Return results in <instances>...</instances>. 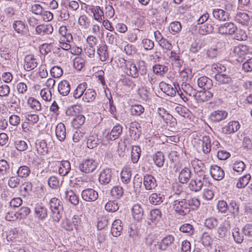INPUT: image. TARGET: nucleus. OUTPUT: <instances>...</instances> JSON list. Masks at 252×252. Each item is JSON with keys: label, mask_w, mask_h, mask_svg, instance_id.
<instances>
[{"label": "nucleus", "mask_w": 252, "mask_h": 252, "mask_svg": "<svg viewBox=\"0 0 252 252\" xmlns=\"http://www.w3.org/2000/svg\"><path fill=\"white\" fill-rule=\"evenodd\" d=\"M122 224V221L120 220H116L113 222L111 233L113 236L118 237L121 235L123 230Z\"/></svg>", "instance_id": "21"}, {"label": "nucleus", "mask_w": 252, "mask_h": 252, "mask_svg": "<svg viewBox=\"0 0 252 252\" xmlns=\"http://www.w3.org/2000/svg\"><path fill=\"white\" fill-rule=\"evenodd\" d=\"M121 179L124 184H128L131 181V172L130 168L124 167L121 172Z\"/></svg>", "instance_id": "32"}, {"label": "nucleus", "mask_w": 252, "mask_h": 252, "mask_svg": "<svg viewBox=\"0 0 252 252\" xmlns=\"http://www.w3.org/2000/svg\"><path fill=\"white\" fill-rule=\"evenodd\" d=\"M251 179L250 174H246L242 177L240 178L237 184V187L238 188H242L248 185Z\"/></svg>", "instance_id": "54"}, {"label": "nucleus", "mask_w": 252, "mask_h": 252, "mask_svg": "<svg viewBox=\"0 0 252 252\" xmlns=\"http://www.w3.org/2000/svg\"><path fill=\"white\" fill-rule=\"evenodd\" d=\"M123 131L122 126L117 124L115 126L110 132H108L105 135L107 140H115L118 138Z\"/></svg>", "instance_id": "11"}, {"label": "nucleus", "mask_w": 252, "mask_h": 252, "mask_svg": "<svg viewBox=\"0 0 252 252\" xmlns=\"http://www.w3.org/2000/svg\"><path fill=\"white\" fill-rule=\"evenodd\" d=\"M180 76L184 83L189 82L193 76L191 69L189 68L183 69L180 71Z\"/></svg>", "instance_id": "42"}, {"label": "nucleus", "mask_w": 252, "mask_h": 252, "mask_svg": "<svg viewBox=\"0 0 252 252\" xmlns=\"http://www.w3.org/2000/svg\"><path fill=\"white\" fill-rule=\"evenodd\" d=\"M71 170L70 162L67 160L62 161L60 163L59 173L62 176H66Z\"/></svg>", "instance_id": "29"}, {"label": "nucleus", "mask_w": 252, "mask_h": 252, "mask_svg": "<svg viewBox=\"0 0 252 252\" xmlns=\"http://www.w3.org/2000/svg\"><path fill=\"white\" fill-rule=\"evenodd\" d=\"M105 209L109 212H115L119 209V206L115 201H109L105 204Z\"/></svg>", "instance_id": "61"}, {"label": "nucleus", "mask_w": 252, "mask_h": 252, "mask_svg": "<svg viewBox=\"0 0 252 252\" xmlns=\"http://www.w3.org/2000/svg\"><path fill=\"white\" fill-rule=\"evenodd\" d=\"M240 127V125L238 121H232L223 128L225 133H231L237 131Z\"/></svg>", "instance_id": "34"}, {"label": "nucleus", "mask_w": 252, "mask_h": 252, "mask_svg": "<svg viewBox=\"0 0 252 252\" xmlns=\"http://www.w3.org/2000/svg\"><path fill=\"white\" fill-rule=\"evenodd\" d=\"M210 172L212 178L217 181L222 180L224 177V171L217 165H213L211 166Z\"/></svg>", "instance_id": "9"}, {"label": "nucleus", "mask_w": 252, "mask_h": 252, "mask_svg": "<svg viewBox=\"0 0 252 252\" xmlns=\"http://www.w3.org/2000/svg\"><path fill=\"white\" fill-rule=\"evenodd\" d=\"M49 205L53 220L58 222L61 219L63 212L62 202L58 198H52L49 201Z\"/></svg>", "instance_id": "1"}, {"label": "nucleus", "mask_w": 252, "mask_h": 252, "mask_svg": "<svg viewBox=\"0 0 252 252\" xmlns=\"http://www.w3.org/2000/svg\"><path fill=\"white\" fill-rule=\"evenodd\" d=\"M9 210L6 213L5 215V219L8 221H14L17 219H19L18 216V212L14 211V209L9 208Z\"/></svg>", "instance_id": "56"}, {"label": "nucleus", "mask_w": 252, "mask_h": 252, "mask_svg": "<svg viewBox=\"0 0 252 252\" xmlns=\"http://www.w3.org/2000/svg\"><path fill=\"white\" fill-rule=\"evenodd\" d=\"M191 172L190 170L185 167L180 172L178 179L180 183L186 184L191 177Z\"/></svg>", "instance_id": "23"}, {"label": "nucleus", "mask_w": 252, "mask_h": 252, "mask_svg": "<svg viewBox=\"0 0 252 252\" xmlns=\"http://www.w3.org/2000/svg\"><path fill=\"white\" fill-rule=\"evenodd\" d=\"M153 160L157 166L159 167L163 166L165 160L163 153L161 152L156 153L154 156Z\"/></svg>", "instance_id": "46"}, {"label": "nucleus", "mask_w": 252, "mask_h": 252, "mask_svg": "<svg viewBox=\"0 0 252 252\" xmlns=\"http://www.w3.org/2000/svg\"><path fill=\"white\" fill-rule=\"evenodd\" d=\"M82 198L86 201H94L98 197V193L92 189H86L82 191Z\"/></svg>", "instance_id": "8"}, {"label": "nucleus", "mask_w": 252, "mask_h": 252, "mask_svg": "<svg viewBox=\"0 0 252 252\" xmlns=\"http://www.w3.org/2000/svg\"><path fill=\"white\" fill-rule=\"evenodd\" d=\"M97 54L101 61H105L109 57L107 46L105 44L99 45L97 50Z\"/></svg>", "instance_id": "26"}, {"label": "nucleus", "mask_w": 252, "mask_h": 252, "mask_svg": "<svg viewBox=\"0 0 252 252\" xmlns=\"http://www.w3.org/2000/svg\"><path fill=\"white\" fill-rule=\"evenodd\" d=\"M98 165V162L92 158L83 160L79 165V169L82 172L90 173L94 172Z\"/></svg>", "instance_id": "4"}, {"label": "nucleus", "mask_w": 252, "mask_h": 252, "mask_svg": "<svg viewBox=\"0 0 252 252\" xmlns=\"http://www.w3.org/2000/svg\"><path fill=\"white\" fill-rule=\"evenodd\" d=\"M89 10L93 13L94 19L98 22H101L104 19V12L99 6H94Z\"/></svg>", "instance_id": "30"}, {"label": "nucleus", "mask_w": 252, "mask_h": 252, "mask_svg": "<svg viewBox=\"0 0 252 252\" xmlns=\"http://www.w3.org/2000/svg\"><path fill=\"white\" fill-rule=\"evenodd\" d=\"M172 205L175 212L179 215L185 216L190 212L187 204V199L176 198Z\"/></svg>", "instance_id": "2"}, {"label": "nucleus", "mask_w": 252, "mask_h": 252, "mask_svg": "<svg viewBox=\"0 0 252 252\" xmlns=\"http://www.w3.org/2000/svg\"><path fill=\"white\" fill-rule=\"evenodd\" d=\"M153 73L157 76H162L168 71V67L159 64H155L153 67Z\"/></svg>", "instance_id": "39"}, {"label": "nucleus", "mask_w": 252, "mask_h": 252, "mask_svg": "<svg viewBox=\"0 0 252 252\" xmlns=\"http://www.w3.org/2000/svg\"><path fill=\"white\" fill-rule=\"evenodd\" d=\"M35 32L37 34L44 35L52 33L53 32V28L51 25L41 24L36 26Z\"/></svg>", "instance_id": "18"}, {"label": "nucleus", "mask_w": 252, "mask_h": 252, "mask_svg": "<svg viewBox=\"0 0 252 252\" xmlns=\"http://www.w3.org/2000/svg\"><path fill=\"white\" fill-rule=\"evenodd\" d=\"M207 179V175L202 174L197 177L193 178L189 184V188L191 191L197 192L200 191L203 185V182Z\"/></svg>", "instance_id": "5"}, {"label": "nucleus", "mask_w": 252, "mask_h": 252, "mask_svg": "<svg viewBox=\"0 0 252 252\" xmlns=\"http://www.w3.org/2000/svg\"><path fill=\"white\" fill-rule=\"evenodd\" d=\"M230 228L229 221L225 220L223 223L220 225L217 229V238L219 239L225 238L229 233Z\"/></svg>", "instance_id": "12"}, {"label": "nucleus", "mask_w": 252, "mask_h": 252, "mask_svg": "<svg viewBox=\"0 0 252 252\" xmlns=\"http://www.w3.org/2000/svg\"><path fill=\"white\" fill-rule=\"evenodd\" d=\"M31 170L29 167L26 165L19 167L17 171V174L20 178H26L29 176Z\"/></svg>", "instance_id": "49"}, {"label": "nucleus", "mask_w": 252, "mask_h": 252, "mask_svg": "<svg viewBox=\"0 0 252 252\" xmlns=\"http://www.w3.org/2000/svg\"><path fill=\"white\" fill-rule=\"evenodd\" d=\"M141 152L140 147L138 146H132L131 152V158L133 163H136L138 161L141 155Z\"/></svg>", "instance_id": "43"}, {"label": "nucleus", "mask_w": 252, "mask_h": 252, "mask_svg": "<svg viewBox=\"0 0 252 252\" xmlns=\"http://www.w3.org/2000/svg\"><path fill=\"white\" fill-rule=\"evenodd\" d=\"M88 135V133L85 131L77 130L73 134V140L74 142H78L84 138H87Z\"/></svg>", "instance_id": "55"}, {"label": "nucleus", "mask_w": 252, "mask_h": 252, "mask_svg": "<svg viewBox=\"0 0 252 252\" xmlns=\"http://www.w3.org/2000/svg\"><path fill=\"white\" fill-rule=\"evenodd\" d=\"M143 184L146 190H152L157 186V182L152 175L146 174L143 177Z\"/></svg>", "instance_id": "10"}, {"label": "nucleus", "mask_w": 252, "mask_h": 252, "mask_svg": "<svg viewBox=\"0 0 252 252\" xmlns=\"http://www.w3.org/2000/svg\"><path fill=\"white\" fill-rule=\"evenodd\" d=\"M121 67L123 68L124 72L128 76H131L134 78H138L137 64L134 63L130 61H126L124 59H122Z\"/></svg>", "instance_id": "3"}, {"label": "nucleus", "mask_w": 252, "mask_h": 252, "mask_svg": "<svg viewBox=\"0 0 252 252\" xmlns=\"http://www.w3.org/2000/svg\"><path fill=\"white\" fill-rule=\"evenodd\" d=\"M250 19L249 15L244 12H238L235 17V20L243 25H247Z\"/></svg>", "instance_id": "33"}, {"label": "nucleus", "mask_w": 252, "mask_h": 252, "mask_svg": "<svg viewBox=\"0 0 252 252\" xmlns=\"http://www.w3.org/2000/svg\"><path fill=\"white\" fill-rule=\"evenodd\" d=\"M85 118L83 115H77L72 120V124L74 127L77 128L85 122Z\"/></svg>", "instance_id": "64"}, {"label": "nucleus", "mask_w": 252, "mask_h": 252, "mask_svg": "<svg viewBox=\"0 0 252 252\" xmlns=\"http://www.w3.org/2000/svg\"><path fill=\"white\" fill-rule=\"evenodd\" d=\"M211 140L209 136H203L202 143V149L203 152L207 154L211 151Z\"/></svg>", "instance_id": "47"}, {"label": "nucleus", "mask_w": 252, "mask_h": 252, "mask_svg": "<svg viewBox=\"0 0 252 252\" xmlns=\"http://www.w3.org/2000/svg\"><path fill=\"white\" fill-rule=\"evenodd\" d=\"M249 52V47L246 45H239L233 49V53L235 56L242 57Z\"/></svg>", "instance_id": "35"}, {"label": "nucleus", "mask_w": 252, "mask_h": 252, "mask_svg": "<svg viewBox=\"0 0 252 252\" xmlns=\"http://www.w3.org/2000/svg\"><path fill=\"white\" fill-rule=\"evenodd\" d=\"M113 172L111 169L105 168L100 173L99 181L101 184L107 185L111 183L113 179Z\"/></svg>", "instance_id": "7"}, {"label": "nucleus", "mask_w": 252, "mask_h": 252, "mask_svg": "<svg viewBox=\"0 0 252 252\" xmlns=\"http://www.w3.org/2000/svg\"><path fill=\"white\" fill-rule=\"evenodd\" d=\"M228 113L224 110H216L212 112L210 116V119L214 122H219L225 119Z\"/></svg>", "instance_id": "13"}, {"label": "nucleus", "mask_w": 252, "mask_h": 252, "mask_svg": "<svg viewBox=\"0 0 252 252\" xmlns=\"http://www.w3.org/2000/svg\"><path fill=\"white\" fill-rule=\"evenodd\" d=\"M64 197L73 205H77L79 203L78 196L72 190L64 191Z\"/></svg>", "instance_id": "31"}, {"label": "nucleus", "mask_w": 252, "mask_h": 252, "mask_svg": "<svg viewBox=\"0 0 252 252\" xmlns=\"http://www.w3.org/2000/svg\"><path fill=\"white\" fill-rule=\"evenodd\" d=\"M174 87L177 91V94H184V93L186 94H191L195 93V90L192 89L189 84H183L181 88H180L178 84L177 85L178 88L176 87L175 85H174Z\"/></svg>", "instance_id": "22"}, {"label": "nucleus", "mask_w": 252, "mask_h": 252, "mask_svg": "<svg viewBox=\"0 0 252 252\" xmlns=\"http://www.w3.org/2000/svg\"><path fill=\"white\" fill-rule=\"evenodd\" d=\"M28 105L34 110L39 111L41 109V104L36 99L30 97L28 100Z\"/></svg>", "instance_id": "62"}, {"label": "nucleus", "mask_w": 252, "mask_h": 252, "mask_svg": "<svg viewBox=\"0 0 252 252\" xmlns=\"http://www.w3.org/2000/svg\"><path fill=\"white\" fill-rule=\"evenodd\" d=\"M10 166L4 159L0 160V175L4 176L9 172Z\"/></svg>", "instance_id": "52"}, {"label": "nucleus", "mask_w": 252, "mask_h": 252, "mask_svg": "<svg viewBox=\"0 0 252 252\" xmlns=\"http://www.w3.org/2000/svg\"><path fill=\"white\" fill-rule=\"evenodd\" d=\"M48 184L53 189H58L61 185L59 179L55 176H51L48 179Z\"/></svg>", "instance_id": "51"}, {"label": "nucleus", "mask_w": 252, "mask_h": 252, "mask_svg": "<svg viewBox=\"0 0 252 252\" xmlns=\"http://www.w3.org/2000/svg\"><path fill=\"white\" fill-rule=\"evenodd\" d=\"M124 194V189L120 186L113 187L111 190V195L116 199L121 198Z\"/></svg>", "instance_id": "45"}, {"label": "nucleus", "mask_w": 252, "mask_h": 252, "mask_svg": "<svg viewBox=\"0 0 252 252\" xmlns=\"http://www.w3.org/2000/svg\"><path fill=\"white\" fill-rule=\"evenodd\" d=\"M213 17L216 20L225 21L229 20V14L224 10L220 8H215L213 11Z\"/></svg>", "instance_id": "16"}, {"label": "nucleus", "mask_w": 252, "mask_h": 252, "mask_svg": "<svg viewBox=\"0 0 252 252\" xmlns=\"http://www.w3.org/2000/svg\"><path fill=\"white\" fill-rule=\"evenodd\" d=\"M159 87L165 94H175L177 92L176 89L173 88L172 85L164 82L160 83Z\"/></svg>", "instance_id": "41"}, {"label": "nucleus", "mask_w": 252, "mask_h": 252, "mask_svg": "<svg viewBox=\"0 0 252 252\" xmlns=\"http://www.w3.org/2000/svg\"><path fill=\"white\" fill-rule=\"evenodd\" d=\"M237 30V27L232 22L220 24L217 28V32L220 34H232Z\"/></svg>", "instance_id": "6"}, {"label": "nucleus", "mask_w": 252, "mask_h": 252, "mask_svg": "<svg viewBox=\"0 0 252 252\" xmlns=\"http://www.w3.org/2000/svg\"><path fill=\"white\" fill-rule=\"evenodd\" d=\"M218 225V220L215 218H209L205 220L204 225L210 229L215 228Z\"/></svg>", "instance_id": "53"}, {"label": "nucleus", "mask_w": 252, "mask_h": 252, "mask_svg": "<svg viewBox=\"0 0 252 252\" xmlns=\"http://www.w3.org/2000/svg\"><path fill=\"white\" fill-rule=\"evenodd\" d=\"M85 64V61L81 57H76L74 60L73 66L78 71H80L84 67Z\"/></svg>", "instance_id": "57"}, {"label": "nucleus", "mask_w": 252, "mask_h": 252, "mask_svg": "<svg viewBox=\"0 0 252 252\" xmlns=\"http://www.w3.org/2000/svg\"><path fill=\"white\" fill-rule=\"evenodd\" d=\"M164 199V196L161 193H153L150 196V202L154 205H158L162 203Z\"/></svg>", "instance_id": "37"}, {"label": "nucleus", "mask_w": 252, "mask_h": 252, "mask_svg": "<svg viewBox=\"0 0 252 252\" xmlns=\"http://www.w3.org/2000/svg\"><path fill=\"white\" fill-rule=\"evenodd\" d=\"M87 145L90 149H93L101 142V140L98 138V135L94 133H91L87 137Z\"/></svg>", "instance_id": "20"}, {"label": "nucleus", "mask_w": 252, "mask_h": 252, "mask_svg": "<svg viewBox=\"0 0 252 252\" xmlns=\"http://www.w3.org/2000/svg\"><path fill=\"white\" fill-rule=\"evenodd\" d=\"M37 65L36 59L32 55H28L25 58L24 67L25 70L31 71Z\"/></svg>", "instance_id": "14"}, {"label": "nucleus", "mask_w": 252, "mask_h": 252, "mask_svg": "<svg viewBox=\"0 0 252 252\" xmlns=\"http://www.w3.org/2000/svg\"><path fill=\"white\" fill-rule=\"evenodd\" d=\"M232 235L235 242L241 244L243 241V236L240 233L238 228H234L232 230Z\"/></svg>", "instance_id": "63"}, {"label": "nucleus", "mask_w": 252, "mask_h": 252, "mask_svg": "<svg viewBox=\"0 0 252 252\" xmlns=\"http://www.w3.org/2000/svg\"><path fill=\"white\" fill-rule=\"evenodd\" d=\"M187 204L190 212L191 210H194L197 209L200 205V202L198 198L193 197L187 200Z\"/></svg>", "instance_id": "50"}, {"label": "nucleus", "mask_w": 252, "mask_h": 252, "mask_svg": "<svg viewBox=\"0 0 252 252\" xmlns=\"http://www.w3.org/2000/svg\"><path fill=\"white\" fill-rule=\"evenodd\" d=\"M214 31V27L211 24L206 23L199 27L198 32L200 34L206 35L212 33Z\"/></svg>", "instance_id": "44"}, {"label": "nucleus", "mask_w": 252, "mask_h": 252, "mask_svg": "<svg viewBox=\"0 0 252 252\" xmlns=\"http://www.w3.org/2000/svg\"><path fill=\"white\" fill-rule=\"evenodd\" d=\"M198 86L204 90H208L212 86V81L206 76H202L198 79Z\"/></svg>", "instance_id": "24"}, {"label": "nucleus", "mask_w": 252, "mask_h": 252, "mask_svg": "<svg viewBox=\"0 0 252 252\" xmlns=\"http://www.w3.org/2000/svg\"><path fill=\"white\" fill-rule=\"evenodd\" d=\"M35 216L39 220H44L47 216V209L42 204H37L34 208Z\"/></svg>", "instance_id": "15"}, {"label": "nucleus", "mask_w": 252, "mask_h": 252, "mask_svg": "<svg viewBox=\"0 0 252 252\" xmlns=\"http://www.w3.org/2000/svg\"><path fill=\"white\" fill-rule=\"evenodd\" d=\"M59 33L61 35L60 39L63 41H67L70 43L73 40L72 34L67 32V28L66 26H62L59 29Z\"/></svg>", "instance_id": "28"}, {"label": "nucleus", "mask_w": 252, "mask_h": 252, "mask_svg": "<svg viewBox=\"0 0 252 252\" xmlns=\"http://www.w3.org/2000/svg\"><path fill=\"white\" fill-rule=\"evenodd\" d=\"M56 135L61 141H63L66 137V129L63 124L60 123L56 127Z\"/></svg>", "instance_id": "27"}, {"label": "nucleus", "mask_w": 252, "mask_h": 252, "mask_svg": "<svg viewBox=\"0 0 252 252\" xmlns=\"http://www.w3.org/2000/svg\"><path fill=\"white\" fill-rule=\"evenodd\" d=\"M35 145L38 154L44 155L47 153L48 148L44 140H37L35 142Z\"/></svg>", "instance_id": "36"}, {"label": "nucleus", "mask_w": 252, "mask_h": 252, "mask_svg": "<svg viewBox=\"0 0 252 252\" xmlns=\"http://www.w3.org/2000/svg\"><path fill=\"white\" fill-rule=\"evenodd\" d=\"M215 79L217 82L221 84H229L232 82L231 77L223 73L216 74Z\"/></svg>", "instance_id": "38"}, {"label": "nucleus", "mask_w": 252, "mask_h": 252, "mask_svg": "<svg viewBox=\"0 0 252 252\" xmlns=\"http://www.w3.org/2000/svg\"><path fill=\"white\" fill-rule=\"evenodd\" d=\"M70 90V86L68 81L64 80L59 83L58 91L60 94H68Z\"/></svg>", "instance_id": "40"}, {"label": "nucleus", "mask_w": 252, "mask_h": 252, "mask_svg": "<svg viewBox=\"0 0 252 252\" xmlns=\"http://www.w3.org/2000/svg\"><path fill=\"white\" fill-rule=\"evenodd\" d=\"M12 28L17 33L22 35L26 34L28 31L24 23L21 20L15 21L12 24Z\"/></svg>", "instance_id": "25"}, {"label": "nucleus", "mask_w": 252, "mask_h": 252, "mask_svg": "<svg viewBox=\"0 0 252 252\" xmlns=\"http://www.w3.org/2000/svg\"><path fill=\"white\" fill-rule=\"evenodd\" d=\"M179 230L181 232L187 233L188 235H191L194 233L193 226L189 223L183 224L180 226Z\"/></svg>", "instance_id": "60"}, {"label": "nucleus", "mask_w": 252, "mask_h": 252, "mask_svg": "<svg viewBox=\"0 0 252 252\" xmlns=\"http://www.w3.org/2000/svg\"><path fill=\"white\" fill-rule=\"evenodd\" d=\"M132 214L135 220L140 221L143 218L144 210L138 204H134L132 208Z\"/></svg>", "instance_id": "19"}, {"label": "nucleus", "mask_w": 252, "mask_h": 252, "mask_svg": "<svg viewBox=\"0 0 252 252\" xmlns=\"http://www.w3.org/2000/svg\"><path fill=\"white\" fill-rule=\"evenodd\" d=\"M161 217V211L159 209H153L150 212L149 219L153 222L158 221Z\"/></svg>", "instance_id": "58"}, {"label": "nucleus", "mask_w": 252, "mask_h": 252, "mask_svg": "<svg viewBox=\"0 0 252 252\" xmlns=\"http://www.w3.org/2000/svg\"><path fill=\"white\" fill-rule=\"evenodd\" d=\"M110 218L109 215H105L100 218L97 222V228L101 230L106 227L111 220Z\"/></svg>", "instance_id": "48"}, {"label": "nucleus", "mask_w": 252, "mask_h": 252, "mask_svg": "<svg viewBox=\"0 0 252 252\" xmlns=\"http://www.w3.org/2000/svg\"><path fill=\"white\" fill-rule=\"evenodd\" d=\"M144 111V107L141 105H132L130 108V113L132 115L140 116Z\"/></svg>", "instance_id": "59"}, {"label": "nucleus", "mask_w": 252, "mask_h": 252, "mask_svg": "<svg viewBox=\"0 0 252 252\" xmlns=\"http://www.w3.org/2000/svg\"><path fill=\"white\" fill-rule=\"evenodd\" d=\"M175 240L174 237L171 235H168L164 237L158 245V249L160 251H165L170 247Z\"/></svg>", "instance_id": "17"}]
</instances>
